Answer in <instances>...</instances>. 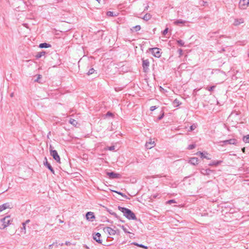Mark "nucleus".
Masks as SVG:
<instances>
[{
  "label": "nucleus",
  "mask_w": 249,
  "mask_h": 249,
  "mask_svg": "<svg viewBox=\"0 0 249 249\" xmlns=\"http://www.w3.org/2000/svg\"><path fill=\"white\" fill-rule=\"evenodd\" d=\"M243 140L246 143H249V135L243 137Z\"/></svg>",
  "instance_id": "nucleus-27"
},
{
  "label": "nucleus",
  "mask_w": 249,
  "mask_h": 249,
  "mask_svg": "<svg viewBox=\"0 0 249 249\" xmlns=\"http://www.w3.org/2000/svg\"><path fill=\"white\" fill-rule=\"evenodd\" d=\"M196 145L195 144H190L188 146V149L192 150V149L195 148L196 147Z\"/></svg>",
  "instance_id": "nucleus-31"
},
{
  "label": "nucleus",
  "mask_w": 249,
  "mask_h": 249,
  "mask_svg": "<svg viewBox=\"0 0 249 249\" xmlns=\"http://www.w3.org/2000/svg\"><path fill=\"white\" fill-rule=\"evenodd\" d=\"M55 245L54 243H53V244L50 245L49 246V249H52L53 247V246Z\"/></svg>",
  "instance_id": "nucleus-44"
},
{
  "label": "nucleus",
  "mask_w": 249,
  "mask_h": 249,
  "mask_svg": "<svg viewBox=\"0 0 249 249\" xmlns=\"http://www.w3.org/2000/svg\"><path fill=\"white\" fill-rule=\"evenodd\" d=\"M134 244L135 245H136L138 247H141V248H144V249H147V246H145L142 244H138V243H134Z\"/></svg>",
  "instance_id": "nucleus-29"
},
{
  "label": "nucleus",
  "mask_w": 249,
  "mask_h": 249,
  "mask_svg": "<svg viewBox=\"0 0 249 249\" xmlns=\"http://www.w3.org/2000/svg\"><path fill=\"white\" fill-rule=\"evenodd\" d=\"M149 6H147L145 7V9H144V10H148V8Z\"/></svg>",
  "instance_id": "nucleus-51"
},
{
  "label": "nucleus",
  "mask_w": 249,
  "mask_h": 249,
  "mask_svg": "<svg viewBox=\"0 0 249 249\" xmlns=\"http://www.w3.org/2000/svg\"><path fill=\"white\" fill-rule=\"evenodd\" d=\"M50 154L57 162H60V158L55 150H50Z\"/></svg>",
  "instance_id": "nucleus-4"
},
{
  "label": "nucleus",
  "mask_w": 249,
  "mask_h": 249,
  "mask_svg": "<svg viewBox=\"0 0 249 249\" xmlns=\"http://www.w3.org/2000/svg\"><path fill=\"white\" fill-rule=\"evenodd\" d=\"M104 231L107 232L110 235H115L116 233V231L110 227H106L104 229Z\"/></svg>",
  "instance_id": "nucleus-12"
},
{
  "label": "nucleus",
  "mask_w": 249,
  "mask_h": 249,
  "mask_svg": "<svg viewBox=\"0 0 249 249\" xmlns=\"http://www.w3.org/2000/svg\"><path fill=\"white\" fill-rule=\"evenodd\" d=\"M45 161L44 162V165L50 170V171L53 173L54 174V170L52 167L51 165L48 162L47 159L46 158H45Z\"/></svg>",
  "instance_id": "nucleus-13"
},
{
  "label": "nucleus",
  "mask_w": 249,
  "mask_h": 249,
  "mask_svg": "<svg viewBox=\"0 0 249 249\" xmlns=\"http://www.w3.org/2000/svg\"><path fill=\"white\" fill-rule=\"evenodd\" d=\"M11 97H13V93H11V95H10Z\"/></svg>",
  "instance_id": "nucleus-56"
},
{
  "label": "nucleus",
  "mask_w": 249,
  "mask_h": 249,
  "mask_svg": "<svg viewBox=\"0 0 249 249\" xmlns=\"http://www.w3.org/2000/svg\"><path fill=\"white\" fill-rule=\"evenodd\" d=\"M173 104L174 107H177L179 106L180 104V103L179 102V101L177 99H176L173 102Z\"/></svg>",
  "instance_id": "nucleus-25"
},
{
  "label": "nucleus",
  "mask_w": 249,
  "mask_h": 249,
  "mask_svg": "<svg viewBox=\"0 0 249 249\" xmlns=\"http://www.w3.org/2000/svg\"><path fill=\"white\" fill-rule=\"evenodd\" d=\"M189 162L192 165H196L198 163V159L197 158L193 157L190 159Z\"/></svg>",
  "instance_id": "nucleus-15"
},
{
  "label": "nucleus",
  "mask_w": 249,
  "mask_h": 249,
  "mask_svg": "<svg viewBox=\"0 0 249 249\" xmlns=\"http://www.w3.org/2000/svg\"><path fill=\"white\" fill-rule=\"evenodd\" d=\"M150 52L156 57L159 58L161 56L160 50L158 48H153L149 49Z\"/></svg>",
  "instance_id": "nucleus-3"
},
{
  "label": "nucleus",
  "mask_w": 249,
  "mask_h": 249,
  "mask_svg": "<svg viewBox=\"0 0 249 249\" xmlns=\"http://www.w3.org/2000/svg\"><path fill=\"white\" fill-rule=\"evenodd\" d=\"M86 217L87 220L90 221H93L95 218L94 213L91 212H88L86 214Z\"/></svg>",
  "instance_id": "nucleus-10"
},
{
  "label": "nucleus",
  "mask_w": 249,
  "mask_h": 249,
  "mask_svg": "<svg viewBox=\"0 0 249 249\" xmlns=\"http://www.w3.org/2000/svg\"><path fill=\"white\" fill-rule=\"evenodd\" d=\"M196 154L197 155H200L201 158L202 159H207L208 160L210 159V158L207 157L205 155V154L203 153H202L200 151L197 152Z\"/></svg>",
  "instance_id": "nucleus-20"
},
{
  "label": "nucleus",
  "mask_w": 249,
  "mask_h": 249,
  "mask_svg": "<svg viewBox=\"0 0 249 249\" xmlns=\"http://www.w3.org/2000/svg\"><path fill=\"white\" fill-rule=\"evenodd\" d=\"M197 126V124H194L190 126L188 131L191 132L195 130Z\"/></svg>",
  "instance_id": "nucleus-24"
},
{
  "label": "nucleus",
  "mask_w": 249,
  "mask_h": 249,
  "mask_svg": "<svg viewBox=\"0 0 249 249\" xmlns=\"http://www.w3.org/2000/svg\"><path fill=\"white\" fill-rule=\"evenodd\" d=\"M249 4V0H240L239 2V7L240 8L244 9Z\"/></svg>",
  "instance_id": "nucleus-8"
},
{
  "label": "nucleus",
  "mask_w": 249,
  "mask_h": 249,
  "mask_svg": "<svg viewBox=\"0 0 249 249\" xmlns=\"http://www.w3.org/2000/svg\"><path fill=\"white\" fill-rule=\"evenodd\" d=\"M178 53L179 57H180L182 55V50L181 49H179L178 50Z\"/></svg>",
  "instance_id": "nucleus-40"
},
{
  "label": "nucleus",
  "mask_w": 249,
  "mask_h": 249,
  "mask_svg": "<svg viewBox=\"0 0 249 249\" xmlns=\"http://www.w3.org/2000/svg\"><path fill=\"white\" fill-rule=\"evenodd\" d=\"M65 244L67 246H69L71 245V243L69 241H66L65 243Z\"/></svg>",
  "instance_id": "nucleus-48"
},
{
  "label": "nucleus",
  "mask_w": 249,
  "mask_h": 249,
  "mask_svg": "<svg viewBox=\"0 0 249 249\" xmlns=\"http://www.w3.org/2000/svg\"><path fill=\"white\" fill-rule=\"evenodd\" d=\"M186 23V21L182 19H178L174 22L175 25H178L179 24H184Z\"/></svg>",
  "instance_id": "nucleus-21"
},
{
  "label": "nucleus",
  "mask_w": 249,
  "mask_h": 249,
  "mask_svg": "<svg viewBox=\"0 0 249 249\" xmlns=\"http://www.w3.org/2000/svg\"><path fill=\"white\" fill-rule=\"evenodd\" d=\"M55 243V245H54L56 248H57L58 247V244H57V243L56 242H54Z\"/></svg>",
  "instance_id": "nucleus-49"
},
{
  "label": "nucleus",
  "mask_w": 249,
  "mask_h": 249,
  "mask_svg": "<svg viewBox=\"0 0 249 249\" xmlns=\"http://www.w3.org/2000/svg\"><path fill=\"white\" fill-rule=\"evenodd\" d=\"M177 42L180 46H183L184 45V42L182 40H178L177 41Z\"/></svg>",
  "instance_id": "nucleus-32"
},
{
  "label": "nucleus",
  "mask_w": 249,
  "mask_h": 249,
  "mask_svg": "<svg viewBox=\"0 0 249 249\" xmlns=\"http://www.w3.org/2000/svg\"><path fill=\"white\" fill-rule=\"evenodd\" d=\"M215 88V86H211V87H207L206 88V89L209 90V91H212L213 90V89Z\"/></svg>",
  "instance_id": "nucleus-33"
},
{
  "label": "nucleus",
  "mask_w": 249,
  "mask_h": 249,
  "mask_svg": "<svg viewBox=\"0 0 249 249\" xmlns=\"http://www.w3.org/2000/svg\"><path fill=\"white\" fill-rule=\"evenodd\" d=\"M39 47L41 48H47L51 47V45L47 43H42L39 44Z\"/></svg>",
  "instance_id": "nucleus-19"
},
{
  "label": "nucleus",
  "mask_w": 249,
  "mask_h": 249,
  "mask_svg": "<svg viewBox=\"0 0 249 249\" xmlns=\"http://www.w3.org/2000/svg\"><path fill=\"white\" fill-rule=\"evenodd\" d=\"M69 123L73 125H76L77 124L76 121L73 119H71L69 121Z\"/></svg>",
  "instance_id": "nucleus-28"
},
{
  "label": "nucleus",
  "mask_w": 249,
  "mask_h": 249,
  "mask_svg": "<svg viewBox=\"0 0 249 249\" xmlns=\"http://www.w3.org/2000/svg\"><path fill=\"white\" fill-rule=\"evenodd\" d=\"M108 149L110 151H112L115 149V146H111L110 147H108Z\"/></svg>",
  "instance_id": "nucleus-42"
},
{
  "label": "nucleus",
  "mask_w": 249,
  "mask_h": 249,
  "mask_svg": "<svg viewBox=\"0 0 249 249\" xmlns=\"http://www.w3.org/2000/svg\"><path fill=\"white\" fill-rule=\"evenodd\" d=\"M12 221L10 216H7L0 219V229H4L11 224Z\"/></svg>",
  "instance_id": "nucleus-2"
},
{
  "label": "nucleus",
  "mask_w": 249,
  "mask_h": 249,
  "mask_svg": "<svg viewBox=\"0 0 249 249\" xmlns=\"http://www.w3.org/2000/svg\"><path fill=\"white\" fill-rule=\"evenodd\" d=\"M222 52H224V51H225V49H224V48H223V49H222Z\"/></svg>",
  "instance_id": "nucleus-55"
},
{
  "label": "nucleus",
  "mask_w": 249,
  "mask_h": 249,
  "mask_svg": "<svg viewBox=\"0 0 249 249\" xmlns=\"http://www.w3.org/2000/svg\"><path fill=\"white\" fill-rule=\"evenodd\" d=\"M168 32V28L167 27L162 32V34L163 35H165L166 34H167Z\"/></svg>",
  "instance_id": "nucleus-37"
},
{
  "label": "nucleus",
  "mask_w": 249,
  "mask_h": 249,
  "mask_svg": "<svg viewBox=\"0 0 249 249\" xmlns=\"http://www.w3.org/2000/svg\"><path fill=\"white\" fill-rule=\"evenodd\" d=\"M155 145V142L152 139L149 140L145 143V147L147 149H151Z\"/></svg>",
  "instance_id": "nucleus-11"
},
{
  "label": "nucleus",
  "mask_w": 249,
  "mask_h": 249,
  "mask_svg": "<svg viewBox=\"0 0 249 249\" xmlns=\"http://www.w3.org/2000/svg\"><path fill=\"white\" fill-rule=\"evenodd\" d=\"M25 223H22V227L21 228L22 230H24V233L26 232Z\"/></svg>",
  "instance_id": "nucleus-36"
},
{
  "label": "nucleus",
  "mask_w": 249,
  "mask_h": 249,
  "mask_svg": "<svg viewBox=\"0 0 249 249\" xmlns=\"http://www.w3.org/2000/svg\"><path fill=\"white\" fill-rule=\"evenodd\" d=\"M107 15L108 16H113V12L111 11H108L107 12Z\"/></svg>",
  "instance_id": "nucleus-41"
},
{
  "label": "nucleus",
  "mask_w": 249,
  "mask_h": 249,
  "mask_svg": "<svg viewBox=\"0 0 249 249\" xmlns=\"http://www.w3.org/2000/svg\"><path fill=\"white\" fill-rule=\"evenodd\" d=\"M243 22H244V20L242 18L235 19L234 22H233V25L234 26H238V25H240L241 23H242Z\"/></svg>",
  "instance_id": "nucleus-16"
},
{
  "label": "nucleus",
  "mask_w": 249,
  "mask_h": 249,
  "mask_svg": "<svg viewBox=\"0 0 249 249\" xmlns=\"http://www.w3.org/2000/svg\"><path fill=\"white\" fill-rule=\"evenodd\" d=\"M122 228L123 229V231H124V232H125V233H130L127 230V229L126 228H125V227L124 226H122Z\"/></svg>",
  "instance_id": "nucleus-38"
},
{
  "label": "nucleus",
  "mask_w": 249,
  "mask_h": 249,
  "mask_svg": "<svg viewBox=\"0 0 249 249\" xmlns=\"http://www.w3.org/2000/svg\"><path fill=\"white\" fill-rule=\"evenodd\" d=\"M114 192H115V193H116L121 195L122 196L124 197L125 198H127V196L125 195L123 193H121V192H117V191H114Z\"/></svg>",
  "instance_id": "nucleus-35"
},
{
  "label": "nucleus",
  "mask_w": 249,
  "mask_h": 249,
  "mask_svg": "<svg viewBox=\"0 0 249 249\" xmlns=\"http://www.w3.org/2000/svg\"><path fill=\"white\" fill-rule=\"evenodd\" d=\"M242 151H243V152H245V147L243 148L242 149Z\"/></svg>",
  "instance_id": "nucleus-53"
},
{
  "label": "nucleus",
  "mask_w": 249,
  "mask_h": 249,
  "mask_svg": "<svg viewBox=\"0 0 249 249\" xmlns=\"http://www.w3.org/2000/svg\"><path fill=\"white\" fill-rule=\"evenodd\" d=\"M221 143H222L223 145H226V144H234L236 145L237 143V140L235 139H231L227 140H225L220 142Z\"/></svg>",
  "instance_id": "nucleus-5"
},
{
  "label": "nucleus",
  "mask_w": 249,
  "mask_h": 249,
  "mask_svg": "<svg viewBox=\"0 0 249 249\" xmlns=\"http://www.w3.org/2000/svg\"><path fill=\"white\" fill-rule=\"evenodd\" d=\"M59 222H60V223H63V221H62V220H61V219H59Z\"/></svg>",
  "instance_id": "nucleus-52"
},
{
  "label": "nucleus",
  "mask_w": 249,
  "mask_h": 249,
  "mask_svg": "<svg viewBox=\"0 0 249 249\" xmlns=\"http://www.w3.org/2000/svg\"><path fill=\"white\" fill-rule=\"evenodd\" d=\"M136 31H140L141 29L140 25H136L133 27Z\"/></svg>",
  "instance_id": "nucleus-34"
},
{
  "label": "nucleus",
  "mask_w": 249,
  "mask_h": 249,
  "mask_svg": "<svg viewBox=\"0 0 249 249\" xmlns=\"http://www.w3.org/2000/svg\"><path fill=\"white\" fill-rule=\"evenodd\" d=\"M107 175L110 179L120 178H121V175L120 174L116 173L113 172H107Z\"/></svg>",
  "instance_id": "nucleus-6"
},
{
  "label": "nucleus",
  "mask_w": 249,
  "mask_h": 249,
  "mask_svg": "<svg viewBox=\"0 0 249 249\" xmlns=\"http://www.w3.org/2000/svg\"><path fill=\"white\" fill-rule=\"evenodd\" d=\"M176 202L175 201V200L174 199H171V200H169L168 201H167V203H168V204L174 203Z\"/></svg>",
  "instance_id": "nucleus-39"
},
{
  "label": "nucleus",
  "mask_w": 249,
  "mask_h": 249,
  "mask_svg": "<svg viewBox=\"0 0 249 249\" xmlns=\"http://www.w3.org/2000/svg\"><path fill=\"white\" fill-rule=\"evenodd\" d=\"M92 236L93 239L95 240L98 243H102V240L101 239V235L100 233L97 232L93 233Z\"/></svg>",
  "instance_id": "nucleus-7"
},
{
  "label": "nucleus",
  "mask_w": 249,
  "mask_h": 249,
  "mask_svg": "<svg viewBox=\"0 0 249 249\" xmlns=\"http://www.w3.org/2000/svg\"><path fill=\"white\" fill-rule=\"evenodd\" d=\"M156 108H157V107L156 106H152L150 107V109L151 111H153L154 110H155Z\"/></svg>",
  "instance_id": "nucleus-43"
},
{
  "label": "nucleus",
  "mask_w": 249,
  "mask_h": 249,
  "mask_svg": "<svg viewBox=\"0 0 249 249\" xmlns=\"http://www.w3.org/2000/svg\"><path fill=\"white\" fill-rule=\"evenodd\" d=\"M106 115L108 116H111L112 115V114L110 112H107Z\"/></svg>",
  "instance_id": "nucleus-47"
},
{
  "label": "nucleus",
  "mask_w": 249,
  "mask_h": 249,
  "mask_svg": "<svg viewBox=\"0 0 249 249\" xmlns=\"http://www.w3.org/2000/svg\"><path fill=\"white\" fill-rule=\"evenodd\" d=\"M107 212H108L110 214L113 215L114 217L117 218V219L119 218V217L118 216V215L114 212H113L111 210L109 209H107Z\"/></svg>",
  "instance_id": "nucleus-22"
},
{
  "label": "nucleus",
  "mask_w": 249,
  "mask_h": 249,
  "mask_svg": "<svg viewBox=\"0 0 249 249\" xmlns=\"http://www.w3.org/2000/svg\"><path fill=\"white\" fill-rule=\"evenodd\" d=\"M248 55L249 57V53H248Z\"/></svg>",
  "instance_id": "nucleus-57"
},
{
  "label": "nucleus",
  "mask_w": 249,
  "mask_h": 249,
  "mask_svg": "<svg viewBox=\"0 0 249 249\" xmlns=\"http://www.w3.org/2000/svg\"><path fill=\"white\" fill-rule=\"evenodd\" d=\"M211 171L209 169H203L201 170V173L204 175H209Z\"/></svg>",
  "instance_id": "nucleus-17"
},
{
  "label": "nucleus",
  "mask_w": 249,
  "mask_h": 249,
  "mask_svg": "<svg viewBox=\"0 0 249 249\" xmlns=\"http://www.w3.org/2000/svg\"><path fill=\"white\" fill-rule=\"evenodd\" d=\"M222 162V160H217V161L214 160V161H212L209 164V165H210V166H213V165L217 166L218 165L220 164Z\"/></svg>",
  "instance_id": "nucleus-18"
},
{
  "label": "nucleus",
  "mask_w": 249,
  "mask_h": 249,
  "mask_svg": "<svg viewBox=\"0 0 249 249\" xmlns=\"http://www.w3.org/2000/svg\"><path fill=\"white\" fill-rule=\"evenodd\" d=\"M151 18V15L149 14H146L142 18L144 20H146V21H148V20H149L150 18Z\"/></svg>",
  "instance_id": "nucleus-23"
},
{
  "label": "nucleus",
  "mask_w": 249,
  "mask_h": 249,
  "mask_svg": "<svg viewBox=\"0 0 249 249\" xmlns=\"http://www.w3.org/2000/svg\"><path fill=\"white\" fill-rule=\"evenodd\" d=\"M95 71V70L93 68H91L89 70V71L87 72V74L88 75H91L93 74Z\"/></svg>",
  "instance_id": "nucleus-30"
},
{
  "label": "nucleus",
  "mask_w": 249,
  "mask_h": 249,
  "mask_svg": "<svg viewBox=\"0 0 249 249\" xmlns=\"http://www.w3.org/2000/svg\"><path fill=\"white\" fill-rule=\"evenodd\" d=\"M10 207L11 204L9 203H5L1 205H0V212L3 211V210L7 208H10Z\"/></svg>",
  "instance_id": "nucleus-14"
},
{
  "label": "nucleus",
  "mask_w": 249,
  "mask_h": 249,
  "mask_svg": "<svg viewBox=\"0 0 249 249\" xmlns=\"http://www.w3.org/2000/svg\"><path fill=\"white\" fill-rule=\"evenodd\" d=\"M45 54V52H39V53H38L36 57V58H39L40 57H41L42 56H44Z\"/></svg>",
  "instance_id": "nucleus-26"
},
{
  "label": "nucleus",
  "mask_w": 249,
  "mask_h": 249,
  "mask_svg": "<svg viewBox=\"0 0 249 249\" xmlns=\"http://www.w3.org/2000/svg\"><path fill=\"white\" fill-rule=\"evenodd\" d=\"M63 245H64V243H61V244H59V245H60V246H62Z\"/></svg>",
  "instance_id": "nucleus-54"
},
{
  "label": "nucleus",
  "mask_w": 249,
  "mask_h": 249,
  "mask_svg": "<svg viewBox=\"0 0 249 249\" xmlns=\"http://www.w3.org/2000/svg\"><path fill=\"white\" fill-rule=\"evenodd\" d=\"M30 222V220H27L24 223H25V224L28 223Z\"/></svg>",
  "instance_id": "nucleus-50"
},
{
  "label": "nucleus",
  "mask_w": 249,
  "mask_h": 249,
  "mask_svg": "<svg viewBox=\"0 0 249 249\" xmlns=\"http://www.w3.org/2000/svg\"><path fill=\"white\" fill-rule=\"evenodd\" d=\"M118 210L123 213L124 215L129 220H136L135 213L130 209L118 206Z\"/></svg>",
  "instance_id": "nucleus-1"
},
{
  "label": "nucleus",
  "mask_w": 249,
  "mask_h": 249,
  "mask_svg": "<svg viewBox=\"0 0 249 249\" xmlns=\"http://www.w3.org/2000/svg\"><path fill=\"white\" fill-rule=\"evenodd\" d=\"M149 66V62L148 59L143 60H142V68L144 72H146L148 71L149 69L148 67Z\"/></svg>",
  "instance_id": "nucleus-9"
},
{
  "label": "nucleus",
  "mask_w": 249,
  "mask_h": 249,
  "mask_svg": "<svg viewBox=\"0 0 249 249\" xmlns=\"http://www.w3.org/2000/svg\"><path fill=\"white\" fill-rule=\"evenodd\" d=\"M163 116H164V113H163L162 114V115H160L158 118V119L159 120H161L163 117Z\"/></svg>",
  "instance_id": "nucleus-46"
},
{
  "label": "nucleus",
  "mask_w": 249,
  "mask_h": 249,
  "mask_svg": "<svg viewBox=\"0 0 249 249\" xmlns=\"http://www.w3.org/2000/svg\"><path fill=\"white\" fill-rule=\"evenodd\" d=\"M41 77H42V76L41 75H40V74L38 75L37 78L36 80H35V81H36V82H38L39 79L40 78H41Z\"/></svg>",
  "instance_id": "nucleus-45"
}]
</instances>
